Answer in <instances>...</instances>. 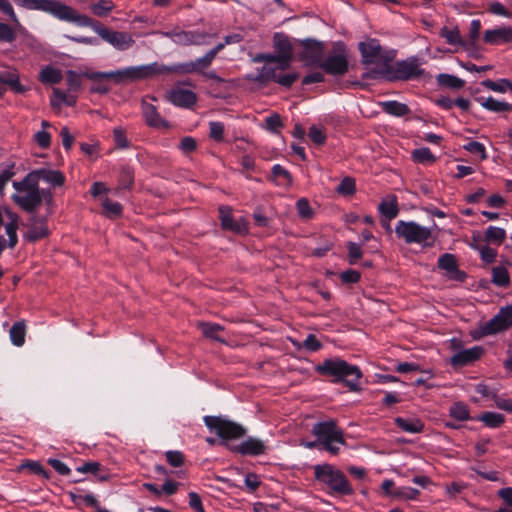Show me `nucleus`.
Returning <instances> with one entry per match:
<instances>
[{
    "instance_id": "052dcab7",
    "label": "nucleus",
    "mask_w": 512,
    "mask_h": 512,
    "mask_svg": "<svg viewBox=\"0 0 512 512\" xmlns=\"http://www.w3.org/2000/svg\"><path fill=\"white\" fill-rule=\"evenodd\" d=\"M209 135L216 141H221L224 133V125L221 122L213 121L209 124Z\"/></svg>"
},
{
    "instance_id": "9d476101",
    "label": "nucleus",
    "mask_w": 512,
    "mask_h": 512,
    "mask_svg": "<svg viewBox=\"0 0 512 512\" xmlns=\"http://www.w3.org/2000/svg\"><path fill=\"white\" fill-rule=\"evenodd\" d=\"M512 327V304L503 307L489 321L480 327L482 336H488L505 331Z\"/></svg>"
},
{
    "instance_id": "412c9836",
    "label": "nucleus",
    "mask_w": 512,
    "mask_h": 512,
    "mask_svg": "<svg viewBox=\"0 0 512 512\" xmlns=\"http://www.w3.org/2000/svg\"><path fill=\"white\" fill-rule=\"evenodd\" d=\"M147 99L154 100V98L147 96L142 100V113L146 123L154 128H168V122L161 118L157 112L156 107L149 103Z\"/></svg>"
},
{
    "instance_id": "c756f323",
    "label": "nucleus",
    "mask_w": 512,
    "mask_h": 512,
    "mask_svg": "<svg viewBox=\"0 0 512 512\" xmlns=\"http://www.w3.org/2000/svg\"><path fill=\"white\" fill-rule=\"evenodd\" d=\"M0 82L6 87L9 86L16 93H23L24 87L21 85L19 76L15 71H0Z\"/></svg>"
},
{
    "instance_id": "bf43d9fd",
    "label": "nucleus",
    "mask_w": 512,
    "mask_h": 512,
    "mask_svg": "<svg viewBox=\"0 0 512 512\" xmlns=\"http://www.w3.org/2000/svg\"><path fill=\"white\" fill-rule=\"evenodd\" d=\"M348 248V256L351 264H354L357 260L362 257V249L361 246L354 242H349L347 244Z\"/></svg>"
},
{
    "instance_id": "37998d69",
    "label": "nucleus",
    "mask_w": 512,
    "mask_h": 512,
    "mask_svg": "<svg viewBox=\"0 0 512 512\" xmlns=\"http://www.w3.org/2000/svg\"><path fill=\"white\" fill-rule=\"evenodd\" d=\"M272 174L279 185L287 186L292 182L290 173L279 164L272 167Z\"/></svg>"
},
{
    "instance_id": "5fc2aeb1",
    "label": "nucleus",
    "mask_w": 512,
    "mask_h": 512,
    "mask_svg": "<svg viewBox=\"0 0 512 512\" xmlns=\"http://www.w3.org/2000/svg\"><path fill=\"white\" fill-rule=\"evenodd\" d=\"M296 209L300 217L309 219L313 215V210L307 199L301 198L296 202Z\"/></svg>"
},
{
    "instance_id": "72a5a7b5",
    "label": "nucleus",
    "mask_w": 512,
    "mask_h": 512,
    "mask_svg": "<svg viewBox=\"0 0 512 512\" xmlns=\"http://www.w3.org/2000/svg\"><path fill=\"white\" fill-rule=\"evenodd\" d=\"M439 34L450 45L466 47V42L462 39L458 27L448 28L447 26H444L441 28Z\"/></svg>"
},
{
    "instance_id": "774afa93",
    "label": "nucleus",
    "mask_w": 512,
    "mask_h": 512,
    "mask_svg": "<svg viewBox=\"0 0 512 512\" xmlns=\"http://www.w3.org/2000/svg\"><path fill=\"white\" fill-rule=\"evenodd\" d=\"M189 506L195 512H205L200 496L196 492H189Z\"/></svg>"
},
{
    "instance_id": "8fccbe9b",
    "label": "nucleus",
    "mask_w": 512,
    "mask_h": 512,
    "mask_svg": "<svg viewBox=\"0 0 512 512\" xmlns=\"http://www.w3.org/2000/svg\"><path fill=\"white\" fill-rule=\"evenodd\" d=\"M481 30V21L479 19H473L470 23L469 37L466 42V46H474L479 38Z\"/></svg>"
},
{
    "instance_id": "7ed1b4c3",
    "label": "nucleus",
    "mask_w": 512,
    "mask_h": 512,
    "mask_svg": "<svg viewBox=\"0 0 512 512\" xmlns=\"http://www.w3.org/2000/svg\"><path fill=\"white\" fill-rule=\"evenodd\" d=\"M314 475L315 478L325 484L333 494L352 495L354 492L343 472L331 464L315 465Z\"/></svg>"
},
{
    "instance_id": "de8ad7c7",
    "label": "nucleus",
    "mask_w": 512,
    "mask_h": 512,
    "mask_svg": "<svg viewBox=\"0 0 512 512\" xmlns=\"http://www.w3.org/2000/svg\"><path fill=\"white\" fill-rule=\"evenodd\" d=\"M509 83H511V81L507 79H501L497 82L488 79L482 82L483 86L486 88L499 93L506 92V90L509 89Z\"/></svg>"
},
{
    "instance_id": "cd10ccee",
    "label": "nucleus",
    "mask_w": 512,
    "mask_h": 512,
    "mask_svg": "<svg viewBox=\"0 0 512 512\" xmlns=\"http://www.w3.org/2000/svg\"><path fill=\"white\" fill-rule=\"evenodd\" d=\"M4 214L9 219V222L5 225V231L9 238V247L13 248L17 243V228H18V216L8 209L4 210Z\"/></svg>"
},
{
    "instance_id": "f257e3e1",
    "label": "nucleus",
    "mask_w": 512,
    "mask_h": 512,
    "mask_svg": "<svg viewBox=\"0 0 512 512\" xmlns=\"http://www.w3.org/2000/svg\"><path fill=\"white\" fill-rule=\"evenodd\" d=\"M32 175L27 174L23 180L13 182L15 193L12 199L27 212L37 210L43 201H52L51 194L48 191H40L37 181H32Z\"/></svg>"
},
{
    "instance_id": "6e6552de",
    "label": "nucleus",
    "mask_w": 512,
    "mask_h": 512,
    "mask_svg": "<svg viewBox=\"0 0 512 512\" xmlns=\"http://www.w3.org/2000/svg\"><path fill=\"white\" fill-rule=\"evenodd\" d=\"M203 420L207 428L214 432L221 439V443L229 448V440L239 439L246 433V429L242 425L221 416H205Z\"/></svg>"
},
{
    "instance_id": "13d9d810",
    "label": "nucleus",
    "mask_w": 512,
    "mask_h": 512,
    "mask_svg": "<svg viewBox=\"0 0 512 512\" xmlns=\"http://www.w3.org/2000/svg\"><path fill=\"white\" fill-rule=\"evenodd\" d=\"M489 12H491L494 15L502 16L509 18L511 16V13L507 10V8L498 1H492L489 3L488 6Z\"/></svg>"
},
{
    "instance_id": "3c124183",
    "label": "nucleus",
    "mask_w": 512,
    "mask_h": 512,
    "mask_svg": "<svg viewBox=\"0 0 512 512\" xmlns=\"http://www.w3.org/2000/svg\"><path fill=\"white\" fill-rule=\"evenodd\" d=\"M282 126H283V123H282L281 117L277 113H274V114L266 117L265 123L263 125V127L266 130H268L272 133H277Z\"/></svg>"
},
{
    "instance_id": "9b49d317",
    "label": "nucleus",
    "mask_w": 512,
    "mask_h": 512,
    "mask_svg": "<svg viewBox=\"0 0 512 512\" xmlns=\"http://www.w3.org/2000/svg\"><path fill=\"white\" fill-rule=\"evenodd\" d=\"M155 64L130 66L123 69L116 70L114 83L126 84L129 82L142 80L155 75Z\"/></svg>"
},
{
    "instance_id": "1a4fd4ad",
    "label": "nucleus",
    "mask_w": 512,
    "mask_h": 512,
    "mask_svg": "<svg viewBox=\"0 0 512 512\" xmlns=\"http://www.w3.org/2000/svg\"><path fill=\"white\" fill-rule=\"evenodd\" d=\"M312 432L317 437L319 445L333 455L338 454L340 447L345 444L342 431L333 421L315 424Z\"/></svg>"
},
{
    "instance_id": "f03ea898",
    "label": "nucleus",
    "mask_w": 512,
    "mask_h": 512,
    "mask_svg": "<svg viewBox=\"0 0 512 512\" xmlns=\"http://www.w3.org/2000/svg\"><path fill=\"white\" fill-rule=\"evenodd\" d=\"M315 371L320 375L333 377L335 382L344 381L351 391L359 390L358 380L362 377L361 370L343 359H326L315 367Z\"/></svg>"
},
{
    "instance_id": "c85d7f7f",
    "label": "nucleus",
    "mask_w": 512,
    "mask_h": 512,
    "mask_svg": "<svg viewBox=\"0 0 512 512\" xmlns=\"http://www.w3.org/2000/svg\"><path fill=\"white\" fill-rule=\"evenodd\" d=\"M63 78L62 71L52 65L43 67L39 73V80L43 84H57Z\"/></svg>"
},
{
    "instance_id": "ea45409f",
    "label": "nucleus",
    "mask_w": 512,
    "mask_h": 512,
    "mask_svg": "<svg viewBox=\"0 0 512 512\" xmlns=\"http://www.w3.org/2000/svg\"><path fill=\"white\" fill-rule=\"evenodd\" d=\"M477 101L486 110H489L492 112H506V102L505 101L497 100L491 96L488 98H483V97L477 98Z\"/></svg>"
},
{
    "instance_id": "20e7f679",
    "label": "nucleus",
    "mask_w": 512,
    "mask_h": 512,
    "mask_svg": "<svg viewBox=\"0 0 512 512\" xmlns=\"http://www.w3.org/2000/svg\"><path fill=\"white\" fill-rule=\"evenodd\" d=\"M19 4L26 9L40 10L48 12L60 20L68 21L74 24H86L84 18H78V13L74 8L52 0H19Z\"/></svg>"
},
{
    "instance_id": "dca6fc26",
    "label": "nucleus",
    "mask_w": 512,
    "mask_h": 512,
    "mask_svg": "<svg viewBox=\"0 0 512 512\" xmlns=\"http://www.w3.org/2000/svg\"><path fill=\"white\" fill-rule=\"evenodd\" d=\"M162 35L171 39L175 44L183 46L202 45L205 38L204 34L183 30L162 32Z\"/></svg>"
},
{
    "instance_id": "680f3d73",
    "label": "nucleus",
    "mask_w": 512,
    "mask_h": 512,
    "mask_svg": "<svg viewBox=\"0 0 512 512\" xmlns=\"http://www.w3.org/2000/svg\"><path fill=\"white\" fill-rule=\"evenodd\" d=\"M298 77L299 75L297 73H280L274 82L283 87H290L298 79Z\"/></svg>"
},
{
    "instance_id": "a19ab883",
    "label": "nucleus",
    "mask_w": 512,
    "mask_h": 512,
    "mask_svg": "<svg viewBox=\"0 0 512 512\" xmlns=\"http://www.w3.org/2000/svg\"><path fill=\"white\" fill-rule=\"evenodd\" d=\"M14 163H3L0 165V194L4 193L5 186L15 175Z\"/></svg>"
},
{
    "instance_id": "6e6d98bb",
    "label": "nucleus",
    "mask_w": 512,
    "mask_h": 512,
    "mask_svg": "<svg viewBox=\"0 0 512 512\" xmlns=\"http://www.w3.org/2000/svg\"><path fill=\"white\" fill-rule=\"evenodd\" d=\"M337 192L342 195H351L355 191V181L350 177L344 178L337 186Z\"/></svg>"
},
{
    "instance_id": "c9c22d12",
    "label": "nucleus",
    "mask_w": 512,
    "mask_h": 512,
    "mask_svg": "<svg viewBox=\"0 0 512 512\" xmlns=\"http://www.w3.org/2000/svg\"><path fill=\"white\" fill-rule=\"evenodd\" d=\"M492 283L498 287H507L510 283V276L503 266H496L492 269Z\"/></svg>"
},
{
    "instance_id": "2f4dec72",
    "label": "nucleus",
    "mask_w": 512,
    "mask_h": 512,
    "mask_svg": "<svg viewBox=\"0 0 512 512\" xmlns=\"http://www.w3.org/2000/svg\"><path fill=\"white\" fill-rule=\"evenodd\" d=\"M379 211L386 219L391 220L398 215V203L395 196H389L379 204Z\"/></svg>"
},
{
    "instance_id": "0e129e2a",
    "label": "nucleus",
    "mask_w": 512,
    "mask_h": 512,
    "mask_svg": "<svg viewBox=\"0 0 512 512\" xmlns=\"http://www.w3.org/2000/svg\"><path fill=\"white\" fill-rule=\"evenodd\" d=\"M66 101V94L62 92L58 88L53 89L52 97L50 99V104L53 108H61Z\"/></svg>"
},
{
    "instance_id": "a878e982",
    "label": "nucleus",
    "mask_w": 512,
    "mask_h": 512,
    "mask_svg": "<svg viewBox=\"0 0 512 512\" xmlns=\"http://www.w3.org/2000/svg\"><path fill=\"white\" fill-rule=\"evenodd\" d=\"M274 47L278 52L276 57H279L284 64L291 63L293 56V49L290 41L284 35H276L274 38Z\"/></svg>"
},
{
    "instance_id": "338daca9",
    "label": "nucleus",
    "mask_w": 512,
    "mask_h": 512,
    "mask_svg": "<svg viewBox=\"0 0 512 512\" xmlns=\"http://www.w3.org/2000/svg\"><path fill=\"white\" fill-rule=\"evenodd\" d=\"M166 460L173 467H179L184 462L183 454L180 451H167Z\"/></svg>"
},
{
    "instance_id": "864d4df0",
    "label": "nucleus",
    "mask_w": 512,
    "mask_h": 512,
    "mask_svg": "<svg viewBox=\"0 0 512 512\" xmlns=\"http://www.w3.org/2000/svg\"><path fill=\"white\" fill-rule=\"evenodd\" d=\"M412 157L414 161L420 162V163H427L434 160V156L431 153L429 148L423 147L419 149H415L412 152Z\"/></svg>"
},
{
    "instance_id": "0eeeda50",
    "label": "nucleus",
    "mask_w": 512,
    "mask_h": 512,
    "mask_svg": "<svg viewBox=\"0 0 512 512\" xmlns=\"http://www.w3.org/2000/svg\"><path fill=\"white\" fill-rule=\"evenodd\" d=\"M308 64L321 67L326 73L343 75L348 70V61L344 53H335L322 60L321 48L308 49L305 52Z\"/></svg>"
},
{
    "instance_id": "473e14b6",
    "label": "nucleus",
    "mask_w": 512,
    "mask_h": 512,
    "mask_svg": "<svg viewBox=\"0 0 512 512\" xmlns=\"http://www.w3.org/2000/svg\"><path fill=\"white\" fill-rule=\"evenodd\" d=\"M382 110L392 116L401 117L410 113L409 107L398 101H384L381 102Z\"/></svg>"
},
{
    "instance_id": "a18cd8bd",
    "label": "nucleus",
    "mask_w": 512,
    "mask_h": 512,
    "mask_svg": "<svg viewBox=\"0 0 512 512\" xmlns=\"http://www.w3.org/2000/svg\"><path fill=\"white\" fill-rule=\"evenodd\" d=\"M200 328L206 337L222 341L219 337V332H221L223 328L220 325L213 323H200Z\"/></svg>"
},
{
    "instance_id": "69168bd1",
    "label": "nucleus",
    "mask_w": 512,
    "mask_h": 512,
    "mask_svg": "<svg viewBox=\"0 0 512 512\" xmlns=\"http://www.w3.org/2000/svg\"><path fill=\"white\" fill-rule=\"evenodd\" d=\"M113 137L115 144L118 148H127L129 142L126 138L125 132L122 128L118 127L113 130Z\"/></svg>"
},
{
    "instance_id": "2eb2a0df",
    "label": "nucleus",
    "mask_w": 512,
    "mask_h": 512,
    "mask_svg": "<svg viewBox=\"0 0 512 512\" xmlns=\"http://www.w3.org/2000/svg\"><path fill=\"white\" fill-rule=\"evenodd\" d=\"M290 63L284 64L283 61L274 55V59L265 63L258 71L257 79L261 82L275 81L277 76L288 69Z\"/></svg>"
},
{
    "instance_id": "4d7b16f0",
    "label": "nucleus",
    "mask_w": 512,
    "mask_h": 512,
    "mask_svg": "<svg viewBox=\"0 0 512 512\" xmlns=\"http://www.w3.org/2000/svg\"><path fill=\"white\" fill-rule=\"evenodd\" d=\"M298 348H305L306 350L315 352L321 349L322 344L314 334H309L304 340L302 345H298Z\"/></svg>"
},
{
    "instance_id": "4468645a",
    "label": "nucleus",
    "mask_w": 512,
    "mask_h": 512,
    "mask_svg": "<svg viewBox=\"0 0 512 512\" xmlns=\"http://www.w3.org/2000/svg\"><path fill=\"white\" fill-rule=\"evenodd\" d=\"M230 450L241 455L260 456L266 453V441L257 437H248L238 445L230 446Z\"/></svg>"
},
{
    "instance_id": "5701e85b",
    "label": "nucleus",
    "mask_w": 512,
    "mask_h": 512,
    "mask_svg": "<svg viewBox=\"0 0 512 512\" xmlns=\"http://www.w3.org/2000/svg\"><path fill=\"white\" fill-rule=\"evenodd\" d=\"M196 94L191 90L175 88L169 93V100L176 106L188 108L196 102Z\"/></svg>"
},
{
    "instance_id": "e433bc0d",
    "label": "nucleus",
    "mask_w": 512,
    "mask_h": 512,
    "mask_svg": "<svg viewBox=\"0 0 512 512\" xmlns=\"http://www.w3.org/2000/svg\"><path fill=\"white\" fill-rule=\"evenodd\" d=\"M436 80L440 86H445L452 89H461L465 84L464 80L458 78L457 76L446 73L439 74L436 77Z\"/></svg>"
},
{
    "instance_id": "423d86ee",
    "label": "nucleus",
    "mask_w": 512,
    "mask_h": 512,
    "mask_svg": "<svg viewBox=\"0 0 512 512\" xmlns=\"http://www.w3.org/2000/svg\"><path fill=\"white\" fill-rule=\"evenodd\" d=\"M78 18H84L86 24H77L80 27H90L97 33L104 41L109 43L115 49L125 51L131 48L135 41L133 36L128 32H119L110 30L101 24L93 21L90 17L80 14Z\"/></svg>"
},
{
    "instance_id": "a211bd4d",
    "label": "nucleus",
    "mask_w": 512,
    "mask_h": 512,
    "mask_svg": "<svg viewBox=\"0 0 512 512\" xmlns=\"http://www.w3.org/2000/svg\"><path fill=\"white\" fill-rule=\"evenodd\" d=\"M48 235V227L45 217L31 216L27 224L24 238L30 242L38 241Z\"/></svg>"
},
{
    "instance_id": "39448f33",
    "label": "nucleus",
    "mask_w": 512,
    "mask_h": 512,
    "mask_svg": "<svg viewBox=\"0 0 512 512\" xmlns=\"http://www.w3.org/2000/svg\"><path fill=\"white\" fill-rule=\"evenodd\" d=\"M395 233L406 244H418L423 247H429L435 241L429 228L421 226L414 221H398L395 226Z\"/></svg>"
},
{
    "instance_id": "ddd939ff",
    "label": "nucleus",
    "mask_w": 512,
    "mask_h": 512,
    "mask_svg": "<svg viewBox=\"0 0 512 512\" xmlns=\"http://www.w3.org/2000/svg\"><path fill=\"white\" fill-rule=\"evenodd\" d=\"M437 264L438 268L443 271L447 279L457 282H463L465 280L466 273L459 269L455 255L445 253L439 257Z\"/></svg>"
},
{
    "instance_id": "6ab92c4d",
    "label": "nucleus",
    "mask_w": 512,
    "mask_h": 512,
    "mask_svg": "<svg viewBox=\"0 0 512 512\" xmlns=\"http://www.w3.org/2000/svg\"><path fill=\"white\" fill-rule=\"evenodd\" d=\"M483 353L484 349L482 346H474L468 349H463L451 357L450 363L453 367H463L480 359Z\"/></svg>"
},
{
    "instance_id": "f8f14e48",
    "label": "nucleus",
    "mask_w": 512,
    "mask_h": 512,
    "mask_svg": "<svg viewBox=\"0 0 512 512\" xmlns=\"http://www.w3.org/2000/svg\"><path fill=\"white\" fill-rule=\"evenodd\" d=\"M421 62L417 57H410L406 60L397 62L394 66L393 77L399 80H408L416 78L423 73Z\"/></svg>"
},
{
    "instance_id": "58836bf2",
    "label": "nucleus",
    "mask_w": 512,
    "mask_h": 512,
    "mask_svg": "<svg viewBox=\"0 0 512 512\" xmlns=\"http://www.w3.org/2000/svg\"><path fill=\"white\" fill-rule=\"evenodd\" d=\"M489 428H498L505 422V417L496 412H485L478 417Z\"/></svg>"
},
{
    "instance_id": "7c9ffc66",
    "label": "nucleus",
    "mask_w": 512,
    "mask_h": 512,
    "mask_svg": "<svg viewBox=\"0 0 512 512\" xmlns=\"http://www.w3.org/2000/svg\"><path fill=\"white\" fill-rule=\"evenodd\" d=\"M484 239L488 245L500 246L506 239V231L501 227L489 226L484 232Z\"/></svg>"
},
{
    "instance_id": "49530a36",
    "label": "nucleus",
    "mask_w": 512,
    "mask_h": 512,
    "mask_svg": "<svg viewBox=\"0 0 512 512\" xmlns=\"http://www.w3.org/2000/svg\"><path fill=\"white\" fill-rule=\"evenodd\" d=\"M463 148L467 152L479 156L481 160H485L487 158L485 146L478 141H470L467 144H465Z\"/></svg>"
},
{
    "instance_id": "c03bdc74",
    "label": "nucleus",
    "mask_w": 512,
    "mask_h": 512,
    "mask_svg": "<svg viewBox=\"0 0 512 512\" xmlns=\"http://www.w3.org/2000/svg\"><path fill=\"white\" fill-rule=\"evenodd\" d=\"M114 8V4L109 0H100L97 3L91 5L90 9L92 13L98 17H105Z\"/></svg>"
},
{
    "instance_id": "79ce46f5",
    "label": "nucleus",
    "mask_w": 512,
    "mask_h": 512,
    "mask_svg": "<svg viewBox=\"0 0 512 512\" xmlns=\"http://www.w3.org/2000/svg\"><path fill=\"white\" fill-rule=\"evenodd\" d=\"M449 414L452 418L459 421H466L470 418L467 405L461 402L454 403L450 407Z\"/></svg>"
},
{
    "instance_id": "09e8293b",
    "label": "nucleus",
    "mask_w": 512,
    "mask_h": 512,
    "mask_svg": "<svg viewBox=\"0 0 512 512\" xmlns=\"http://www.w3.org/2000/svg\"><path fill=\"white\" fill-rule=\"evenodd\" d=\"M102 206H103L105 214L108 217L119 216L122 212L121 204L118 202L111 201L108 198L104 199V201L102 202Z\"/></svg>"
},
{
    "instance_id": "e2e57ef3",
    "label": "nucleus",
    "mask_w": 512,
    "mask_h": 512,
    "mask_svg": "<svg viewBox=\"0 0 512 512\" xmlns=\"http://www.w3.org/2000/svg\"><path fill=\"white\" fill-rule=\"evenodd\" d=\"M76 470L80 473L97 474L102 471V466L99 462L92 461L83 463L81 466H78Z\"/></svg>"
},
{
    "instance_id": "393cba45",
    "label": "nucleus",
    "mask_w": 512,
    "mask_h": 512,
    "mask_svg": "<svg viewBox=\"0 0 512 512\" xmlns=\"http://www.w3.org/2000/svg\"><path fill=\"white\" fill-rule=\"evenodd\" d=\"M156 70V74H164V73H177V74H190L197 73V68L195 65V61H189L185 63L174 64L172 66L159 65L154 63Z\"/></svg>"
},
{
    "instance_id": "4c0bfd02",
    "label": "nucleus",
    "mask_w": 512,
    "mask_h": 512,
    "mask_svg": "<svg viewBox=\"0 0 512 512\" xmlns=\"http://www.w3.org/2000/svg\"><path fill=\"white\" fill-rule=\"evenodd\" d=\"M419 495L420 491L418 489L409 486L396 488L392 493V497L403 501L417 500Z\"/></svg>"
},
{
    "instance_id": "f3484780",
    "label": "nucleus",
    "mask_w": 512,
    "mask_h": 512,
    "mask_svg": "<svg viewBox=\"0 0 512 512\" xmlns=\"http://www.w3.org/2000/svg\"><path fill=\"white\" fill-rule=\"evenodd\" d=\"M483 41L489 45H512V26H501L486 30Z\"/></svg>"
},
{
    "instance_id": "bb28decb",
    "label": "nucleus",
    "mask_w": 512,
    "mask_h": 512,
    "mask_svg": "<svg viewBox=\"0 0 512 512\" xmlns=\"http://www.w3.org/2000/svg\"><path fill=\"white\" fill-rule=\"evenodd\" d=\"M394 423L396 426L402 431L410 434L421 433L424 430L425 424L424 422L416 417L404 418V417H396L394 419Z\"/></svg>"
},
{
    "instance_id": "603ef678",
    "label": "nucleus",
    "mask_w": 512,
    "mask_h": 512,
    "mask_svg": "<svg viewBox=\"0 0 512 512\" xmlns=\"http://www.w3.org/2000/svg\"><path fill=\"white\" fill-rule=\"evenodd\" d=\"M308 136L317 145H322L326 140L325 130L316 125L310 127Z\"/></svg>"
},
{
    "instance_id": "b1692460",
    "label": "nucleus",
    "mask_w": 512,
    "mask_h": 512,
    "mask_svg": "<svg viewBox=\"0 0 512 512\" xmlns=\"http://www.w3.org/2000/svg\"><path fill=\"white\" fill-rule=\"evenodd\" d=\"M363 62L366 64L376 63L380 57L381 47L377 40L370 39L359 44Z\"/></svg>"
},
{
    "instance_id": "4be33fe9",
    "label": "nucleus",
    "mask_w": 512,
    "mask_h": 512,
    "mask_svg": "<svg viewBox=\"0 0 512 512\" xmlns=\"http://www.w3.org/2000/svg\"><path fill=\"white\" fill-rule=\"evenodd\" d=\"M32 175V181L43 180L44 182L52 185V186H61L64 183V175L58 170H50L46 168H41L35 171L30 172Z\"/></svg>"
},
{
    "instance_id": "f704fd0d",
    "label": "nucleus",
    "mask_w": 512,
    "mask_h": 512,
    "mask_svg": "<svg viewBox=\"0 0 512 512\" xmlns=\"http://www.w3.org/2000/svg\"><path fill=\"white\" fill-rule=\"evenodd\" d=\"M25 324L23 322H16L12 325L9 331L10 340L13 345L21 347L25 342Z\"/></svg>"
},
{
    "instance_id": "aec40b11",
    "label": "nucleus",
    "mask_w": 512,
    "mask_h": 512,
    "mask_svg": "<svg viewBox=\"0 0 512 512\" xmlns=\"http://www.w3.org/2000/svg\"><path fill=\"white\" fill-rule=\"evenodd\" d=\"M221 225L224 229L231 230L236 233H246L248 231V224L240 218L235 220L232 217V210L229 206H222L219 208Z\"/></svg>"
}]
</instances>
